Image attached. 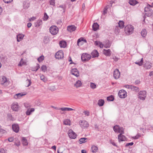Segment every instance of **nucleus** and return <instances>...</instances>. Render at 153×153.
Listing matches in <instances>:
<instances>
[{
    "mask_svg": "<svg viewBox=\"0 0 153 153\" xmlns=\"http://www.w3.org/2000/svg\"><path fill=\"white\" fill-rule=\"evenodd\" d=\"M27 81H28L29 84L28 85H27V87H29V86H30L31 84V80H29V79H27Z\"/></svg>",
    "mask_w": 153,
    "mask_h": 153,
    "instance_id": "63",
    "label": "nucleus"
},
{
    "mask_svg": "<svg viewBox=\"0 0 153 153\" xmlns=\"http://www.w3.org/2000/svg\"><path fill=\"white\" fill-rule=\"evenodd\" d=\"M40 77L41 79V80H42L44 82H45L47 80V78L43 75H41Z\"/></svg>",
    "mask_w": 153,
    "mask_h": 153,
    "instance_id": "42",
    "label": "nucleus"
},
{
    "mask_svg": "<svg viewBox=\"0 0 153 153\" xmlns=\"http://www.w3.org/2000/svg\"><path fill=\"white\" fill-rule=\"evenodd\" d=\"M44 42L45 44H47L48 42V39L47 38H45L44 39Z\"/></svg>",
    "mask_w": 153,
    "mask_h": 153,
    "instance_id": "54",
    "label": "nucleus"
},
{
    "mask_svg": "<svg viewBox=\"0 0 153 153\" xmlns=\"http://www.w3.org/2000/svg\"><path fill=\"white\" fill-rule=\"evenodd\" d=\"M134 28L131 25H128L125 27V31L126 33L128 35L132 34L133 32Z\"/></svg>",
    "mask_w": 153,
    "mask_h": 153,
    "instance_id": "2",
    "label": "nucleus"
},
{
    "mask_svg": "<svg viewBox=\"0 0 153 153\" xmlns=\"http://www.w3.org/2000/svg\"><path fill=\"white\" fill-rule=\"evenodd\" d=\"M7 119L9 120L14 121L15 119L13 117L12 115L10 114H7Z\"/></svg>",
    "mask_w": 153,
    "mask_h": 153,
    "instance_id": "29",
    "label": "nucleus"
},
{
    "mask_svg": "<svg viewBox=\"0 0 153 153\" xmlns=\"http://www.w3.org/2000/svg\"><path fill=\"white\" fill-rule=\"evenodd\" d=\"M68 136L70 138L74 139L76 138V134L72 130L70 129L69 131Z\"/></svg>",
    "mask_w": 153,
    "mask_h": 153,
    "instance_id": "10",
    "label": "nucleus"
},
{
    "mask_svg": "<svg viewBox=\"0 0 153 153\" xmlns=\"http://www.w3.org/2000/svg\"><path fill=\"white\" fill-rule=\"evenodd\" d=\"M129 3L131 5L134 6L136 5L137 3V2L135 0H130Z\"/></svg>",
    "mask_w": 153,
    "mask_h": 153,
    "instance_id": "31",
    "label": "nucleus"
},
{
    "mask_svg": "<svg viewBox=\"0 0 153 153\" xmlns=\"http://www.w3.org/2000/svg\"><path fill=\"white\" fill-rule=\"evenodd\" d=\"M11 108L13 111H17L19 108V106L18 103L17 102L13 103L11 105Z\"/></svg>",
    "mask_w": 153,
    "mask_h": 153,
    "instance_id": "7",
    "label": "nucleus"
},
{
    "mask_svg": "<svg viewBox=\"0 0 153 153\" xmlns=\"http://www.w3.org/2000/svg\"><path fill=\"white\" fill-rule=\"evenodd\" d=\"M64 124L66 125H70L71 121L69 120L66 119L64 121Z\"/></svg>",
    "mask_w": 153,
    "mask_h": 153,
    "instance_id": "36",
    "label": "nucleus"
},
{
    "mask_svg": "<svg viewBox=\"0 0 153 153\" xmlns=\"http://www.w3.org/2000/svg\"><path fill=\"white\" fill-rule=\"evenodd\" d=\"M12 128L13 131L16 133L19 132V128L18 124H14L12 125Z\"/></svg>",
    "mask_w": 153,
    "mask_h": 153,
    "instance_id": "15",
    "label": "nucleus"
},
{
    "mask_svg": "<svg viewBox=\"0 0 153 153\" xmlns=\"http://www.w3.org/2000/svg\"><path fill=\"white\" fill-rule=\"evenodd\" d=\"M110 143H111L113 145L115 146H117L116 143H115L112 140H110Z\"/></svg>",
    "mask_w": 153,
    "mask_h": 153,
    "instance_id": "59",
    "label": "nucleus"
},
{
    "mask_svg": "<svg viewBox=\"0 0 153 153\" xmlns=\"http://www.w3.org/2000/svg\"><path fill=\"white\" fill-rule=\"evenodd\" d=\"M152 63L149 62H146L145 64L143 65V67L147 69H150L152 67Z\"/></svg>",
    "mask_w": 153,
    "mask_h": 153,
    "instance_id": "17",
    "label": "nucleus"
},
{
    "mask_svg": "<svg viewBox=\"0 0 153 153\" xmlns=\"http://www.w3.org/2000/svg\"><path fill=\"white\" fill-rule=\"evenodd\" d=\"M104 103V101L103 100L100 99L98 100V104L100 106H103Z\"/></svg>",
    "mask_w": 153,
    "mask_h": 153,
    "instance_id": "33",
    "label": "nucleus"
},
{
    "mask_svg": "<svg viewBox=\"0 0 153 153\" xmlns=\"http://www.w3.org/2000/svg\"><path fill=\"white\" fill-rule=\"evenodd\" d=\"M95 44L96 45H99L100 47V48H103L104 47L103 44H102V42L99 41H96L95 42Z\"/></svg>",
    "mask_w": 153,
    "mask_h": 153,
    "instance_id": "30",
    "label": "nucleus"
},
{
    "mask_svg": "<svg viewBox=\"0 0 153 153\" xmlns=\"http://www.w3.org/2000/svg\"><path fill=\"white\" fill-rule=\"evenodd\" d=\"M147 31L145 29H143L141 32V34L142 36L143 37H145L147 35Z\"/></svg>",
    "mask_w": 153,
    "mask_h": 153,
    "instance_id": "32",
    "label": "nucleus"
},
{
    "mask_svg": "<svg viewBox=\"0 0 153 153\" xmlns=\"http://www.w3.org/2000/svg\"><path fill=\"white\" fill-rule=\"evenodd\" d=\"M139 98L141 100H144L146 97V91H140L138 93Z\"/></svg>",
    "mask_w": 153,
    "mask_h": 153,
    "instance_id": "5",
    "label": "nucleus"
},
{
    "mask_svg": "<svg viewBox=\"0 0 153 153\" xmlns=\"http://www.w3.org/2000/svg\"><path fill=\"white\" fill-rule=\"evenodd\" d=\"M120 76V73L118 69H115L114 72V76L115 79H118Z\"/></svg>",
    "mask_w": 153,
    "mask_h": 153,
    "instance_id": "14",
    "label": "nucleus"
},
{
    "mask_svg": "<svg viewBox=\"0 0 153 153\" xmlns=\"http://www.w3.org/2000/svg\"><path fill=\"white\" fill-rule=\"evenodd\" d=\"M6 132V131L2 128H1L0 129V132H2L3 133H4Z\"/></svg>",
    "mask_w": 153,
    "mask_h": 153,
    "instance_id": "64",
    "label": "nucleus"
},
{
    "mask_svg": "<svg viewBox=\"0 0 153 153\" xmlns=\"http://www.w3.org/2000/svg\"><path fill=\"white\" fill-rule=\"evenodd\" d=\"M96 85L94 83L91 82L90 83V87L91 88L93 89L96 88Z\"/></svg>",
    "mask_w": 153,
    "mask_h": 153,
    "instance_id": "46",
    "label": "nucleus"
},
{
    "mask_svg": "<svg viewBox=\"0 0 153 153\" xmlns=\"http://www.w3.org/2000/svg\"><path fill=\"white\" fill-rule=\"evenodd\" d=\"M49 89L51 91H55L56 89V88L54 85H51L49 87Z\"/></svg>",
    "mask_w": 153,
    "mask_h": 153,
    "instance_id": "48",
    "label": "nucleus"
},
{
    "mask_svg": "<svg viewBox=\"0 0 153 153\" xmlns=\"http://www.w3.org/2000/svg\"><path fill=\"white\" fill-rule=\"evenodd\" d=\"M83 113L86 116H88L89 115V112L88 111H84Z\"/></svg>",
    "mask_w": 153,
    "mask_h": 153,
    "instance_id": "58",
    "label": "nucleus"
},
{
    "mask_svg": "<svg viewBox=\"0 0 153 153\" xmlns=\"http://www.w3.org/2000/svg\"><path fill=\"white\" fill-rule=\"evenodd\" d=\"M26 94H23L22 93H21L16 94L14 95L13 98L15 99L20 98L22 96L25 95Z\"/></svg>",
    "mask_w": 153,
    "mask_h": 153,
    "instance_id": "18",
    "label": "nucleus"
},
{
    "mask_svg": "<svg viewBox=\"0 0 153 153\" xmlns=\"http://www.w3.org/2000/svg\"><path fill=\"white\" fill-rule=\"evenodd\" d=\"M143 58H142L141 59V60H140V61L139 62H135V64H137L139 66H141V65H142L143 64Z\"/></svg>",
    "mask_w": 153,
    "mask_h": 153,
    "instance_id": "44",
    "label": "nucleus"
},
{
    "mask_svg": "<svg viewBox=\"0 0 153 153\" xmlns=\"http://www.w3.org/2000/svg\"><path fill=\"white\" fill-rule=\"evenodd\" d=\"M118 94L119 97L122 98H125L127 96L126 92L124 90H120Z\"/></svg>",
    "mask_w": 153,
    "mask_h": 153,
    "instance_id": "8",
    "label": "nucleus"
},
{
    "mask_svg": "<svg viewBox=\"0 0 153 153\" xmlns=\"http://www.w3.org/2000/svg\"><path fill=\"white\" fill-rule=\"evenodd\" d=\"M41 69H42V70L44 71V72H45L46 70V66L45 65H43L42 67H41Z\"/></svg>",
    "mask_w": 153,
    "mask_h": 153,
    "instance_id": "49",
    "label": "nucleus"
},
{
    "mask_svg": "<svg viewBox=\"0 0 153 153\" xmlns=\"http://www.w3.org/2000/svg\"><path fill=\"white\" fill-rule=\"evenodd\" d=\"M50 32L52 34L56 35L58 32V28L55 26H52L50 28Z\"/></svg>",
    "mask_w": 153,
    "mask_h": 153,
    "instance_id": "6",
    "label": "nucleus"
},
{
    "mask_svg": "<svg viewBox=\"0 0 153 153\" xmlns=\"http://www.w3.org/2000/svg\"><path fill=\"white\" fill-rule=\"evenodd\" d=\"M132 85H125V87L128 89H131L132 88Z\"/></svg>",
    "mask_w": 153,
    "mask_h": 153,
    "instance_id": "53",
    "label": "nucleus"
},
{
    "mask_svg": "<svg viewBox=\"0 0 153 153\" xmlns=\"http://www.w3.org/2000/svg\"><path fill=\"white\" fill-rule=\"evenodd\" d=\"M44 59V56L43 55L40 56L38 58V61L39 62H41Z\"/></svg>",
    "mask_w": 153,
    "mask_h": 153,
    "instance_id": "43",
    "label": "nucleus"
},
{
    "mask_svg": "<svg viewBox=\"0 0 153 153\" xmlns=\"http://www.w3.org/2000/svg\"><path fill=\"white\" fill-rule=\"evenodd\" d=\"M6 150L3 148L0 149V153H6Z\"/></svg>",
    "mask_w": 153,
    "mask_h": 153,
    "instance_id": "50",
    "label": "nucleus"
},
{
    "mask_svg": "<svg viewBox=\"0 0 153 153\" xmlns=\"http://www.w3.org/2000/svg\"><path fill=\"white\" fill-rule=\"evenodd\" d=\"M132 91L136 92H138L140 91L139 88L136 86L132 85L131 89Z\"/></svg>",
    "mask_w": 153,
    "mask_h": 153,
    "instance_id": "27",
    "label": "nucleus"
},
{
    "mask_svg": "<svg viewBox=\"0 0 153 153\" xmlns=\"http://www.w3.org/2000/svg\"><path fill=\"white\" fill-rule=\"evenodd\" d=\"M112 59H114V60L116 62L119 59L117 57L115 56H114L113 57Z\"/></svg>",
    "mask_w": 153,
    "mask_h": 153,
    "instance_id": "62",
    "label": "nucleus"
},
{
    "mask_svg": "<svg viewBox=\"0 0 153 153\" xmlns=\"http://www.w3.org/2000/svg\"><path fill=\"white\" fill-rule=\"evenodd\" d=\"M91 54L93 58L97 57L98 56V53L97 51L96 50H93L91 52Z\"/></svg>",
    "mask_w": 153,
    "mask_h": 153,
    "instance_id": "22",
    "label": "nucleus"
},
{
    "mask_svg": "<svg viewBox=\"0 0 153 153\" xmlns=\"http://www.w3.org/2000/svg\"><path fill=\"white\" fill-rule=\"evenodd\" d=\"M105 48H108L110 47L111 46V44L110 43L109 40H107L105 41L104 42V44H103Z\"/></svg>",
    "mask_w": 153,
    "mask_h": 153,
    "instance_id": "23",
    "label": "nucleus"
},
{
    "mask_svg": "<svg viewBox=\"0 0 153 153\" xmlns=\"http://www.w3.org/2000/svg\"><path fill=\"white\" fill-rule=\"evenodd\" d=\"M79 124L81 127L82 128L87 127L88 126L89 124L88 123L85 121L80 120L79 122Z\"/></svg>",
    "mask_w": 153,
    "mask_h": 153,
    "instance_id": "11",
    "label": "nucleus"
},
{
    "mask_svg": "<svg viewBox=\"0 0 153 153\" xmlns=\"http://www.w3.org/2000/svg\"><path fill=\"white\" fill-rule=\"evenodd\" d=\"M58 110H61L62 111H68V108H59Z\"/></svg>",
    "mask_w": 153,
    "mask_h": 153,
    "instance_id": "51",
    "label": "nucleus"
},
{
    "mask_svg": "<svg viewBox=\"0 0 153 153\" xmlns=\"http://www.w3.org/2000/svg\"><path fill=\"white\" fill-rule=\"evenodd\" d=\"M97 149L98 148L97 146L94 145L92 146L91 147V150L92 152L94 153H95L97 152Z\"/></svg>",
    "mask_w": 153,
    "mask_h": 153,
    "instance_id": "34",
    "label": "nucleus"
},
{
    "mask_svg": "<svg viewBox=\"0 0 153 153\" xmlns=\"http://www.w3.org/2000/svg\"><path fill=\"white\" fill-rule=\"evenodd\" d=\"M76 29V27L74 25L68 26L67 27V30L70 32H72L75 31Z\"/></svg>",
    "mask_w": 153,
    "mask_h": 153,
    "instance_id": "16",
    "label": "nucleus"
},
{
    "mask_svg": "<svg viewBox=\"0 0 153 153\" xmlns=\"http://www.w3.org/2000/svg\"><path fill=\"white\" fill-rule=\"evenodd\" d=\"M48 16L47 15L46 13H45L43 17V20L44 21H46L48 18Z\"/></svg>",
    "mask_w": 153,
    "mask_h": 153,
    "instance_id": "45",
    "label": "nucleus"
},
{
    "mask_svg": "<svg viewBox=\"0 0 153 153\" xmlns=\"http://www.w3.org/2000/svg\"><path fill=\"white\" fill-rule=\"evenodd\" d=\"M87 139V138H80L79 140V141L80 142L79 143L80 144H81L82 143L85 142H86L85 140Z\"/></svg>",
    "mask_w": 153,
    "mask_h": 153,
    "instance_id": "40",
    "label": "nucleus"
},
{
    "mask_svg": "<svg viewBox=\"0 0 153 153\" xmlns=\"http://www.w3.org/2000/svg\"><path fill=\"white\" fill-rule=\"evenodd\" d=\"M133 144H134V143L133 142H131V143H127L126 144L125 146L126 147H127L129 146H132L133 145Z\"/></svg>",
    "mask_w": 153,
    "mask_h": 153,
    "instance_id": "55",
    "label": "nucleus"
},
{
    "mask_svg": "<svg viewBox=\"0 0 153 153\" xmlns=\"http://www.w3.org/2000/svg\"><path fill=\"white\" fill-rule=\"evenodd\" d=\"M3 1L5 3H8L11 2L12 0H3Z\"/></svg>",
    "mask_w": 153,
    "mask_h": 153,
    "instance_id": "60",
    "label": "nucleus"
},
{
    "mask_svg": "<svg viewBox=\"0 0 153 153\" xmlns=\"http://www.w3.org/2000/svg\"><path fill=\"white\" fill-rule=\"evenodd\" d=\"M123 134L120 133L118 135V140L119 142L121 141H124L126 140V138L125 136Z\"/></svg>",
    "mask_w": 153,
    "mask_h": 153,
    "instance_id": "13",
    "label": "nucleus"
},
{
    "mask_svg": "<svg viewBox=\"0 0 153 153\" xmlns=\"http://www.w3.org/2000/svg\"><path fill=\"white\" fill-rule=\"evenodd\" d=\"M113 129L115 132L124 134V129L123 127H120L117 125L113 127Z\"/></svg>",
    "mask_w": 153,
    "mask_h": 153,
    "instance_id": "4",
    "label": "nucleus"
},
{
    "mask_svg": "<svg viewBox=\"0 0 153 153\" xmlns=\"http://www.w3.org/2000/svg\"><path fill=\"white\" fill-rule=\"evenodd\" d=\"M140 137V135L137 134L136 136L133 137V138L134 139H137L138 138H139Z\"/></svg>",
    "mask_w": 153,
    "mask_h": 153,
    "instance_id": "57",
    "label": "nucleus"
},
{
    "mask_svg": "<svg viewBox=\"0 0 153 153\" xmlns=\"http://www.w3.org/2000/svg\"><path fill=\"white\" fill-rule=\"evenodd\" d=\"M152 7V6L148 4L147 7L144 8L145 14L147 16H150L153 13V11L151 9V7Z\"/></svg>",
    "mask_w": 153,
    "mask_h": 153,
    "instance_id": "1",
    "label": "nucleus"
},
{
    "mask_svg": "<svg viewBox=\"0 0 153 153\" xmlns=\"http://www.w3.org/2000/svg\"><path fill=\"white\" fill-rule=\"evenodd\" d=\"M56 59H59L62 58L64 57L63 53L62 51H60L56 52L55 55Z\"/></svg>",
    "mask_w": 153,
    "mask_h": 153,
    "instance_id": "9",
    "label": "nucleus"
},
{
    "mask_svg": "<svg viewBox=\"0 0 153 153\" xmlns=\"http://www.w3.org/2000/svg\"><path fill=\"white\" fill-rule=\"evenodd\" d=\"M114 97L113 96L111 95L107 97V100L108 101H113L114 100Z\"/></svg>",
    "mask_w": 153,
    "mask_h": 153,
    "instance_id": "41",
    "label": "nucleus"
},
{
    "mask_svg": "<svg viewBox=\"0 0 153 153\" xmlns=\"http://www.w3.org/2000/svg\"><path fill=\"white\" fill-rule=\"evenodd\" d=\"M82 84L81 81L78 80L76 81L75 84H74L75 87L76 88H78L80 87Z\"/></svg>",
    "mask_w": 153,
    "mask_h": 153,
    "instance_id": "21",
    "label": "nucleus"
},
{
    "mask_svg": "<svg viewBox=\"0 0 153 153\" xmlns=\"http://www.w3.org/2000/svg\"><path fill=\"white\" fill-rule=\"evenodd\" d=\"M91 55L87 53H83L81 56V59L82 62L88 61L91 58Z\"/></svg>",
    "mask_w": 153,
    "mask_h": 153,
    "instance_id": "3",
    "label": "nucleus"
},
{
    "mask_svg": "<svg viewBox=\"0 0 153 153\" xmlns=\"http://www.w3.org/2000/svg\"><path fill=\"white\" fill-rule=\"evenodd\" d=\"M34 111V108H31L30 109H28L26 111V114L27 115H30L31 112Z\"/></svg>",
    "mask_w": 153,
    "mask_h": 153,
    "instance_id": "28",
    "label": "nucleus"
},
{
    "mask_svg": "<svg viewBox=\"0 0 153 153\" xmlns=\"http://www.w3.org/2000/svg\"><path fill=\"white\" fill-rule=\"evenodd\" d=\"M50 5H52L53 6H55V1L54 0H50L49 1Z\"/></svg>",
    "mask_w": 153,
    "mask_h": 153,
    "instance_id": "47",
    "label": "nucleus"
},
{
    "mask_svg": "<svg viewBox=\"0 0 153 153\" xmlns=\"http://www.w3.org/2000/svg\"><path fill=\"white\" fill-rule=\"evenodd\" d=\"M99 25L97 23H95L92 26L93 30L94 31H96L99 29Z\"/></svg>",
    "mask_w": 153,
    "mask_h": 153,
    "instance_id": "24",
    "label": "nucleus"
},
{
    "mask_svg": "<svg viewBox=\"0 0 153 153\" xmlns=\"http://www.w3.org/2000/svg\"><path fill=\"white\" fill-rule=\"evenodd\" d=\"M35 68H36V70H32L33 71H37L40 68L39 65L38 64H37Z\"/></svg>",
    "mask_w": 153,
    "mask_h": 153,
    "instance_id": "52",
    "label": "nucleus"
},
{
    "mask_svg": "<svg viewBox=\"0 0 153 153\" xmlns=\"http://www.w3.org/2000/svg\"><path fill=\"white\" fill-rule=\"evenodd\" d=\"M24 35L22 34H19L17 36V41L19 42L21 40L23 39Z\"/></svg>",
    "mask_w": 153,
    "mask_h": 153,
    "instance_id": "25",
    "label": "nucleus"
},
{
    "mask_svg": "<svg viewBox=\"0 0 153 153\" xmlns=\"http://www.w3.org/2000/svg\"><path fill=\"white\" fill-rule=\"evenodd\" d=\"M71 73L76 77H78L79 75V73L77 69L76 68L72 69L71 71Z\"/></svg>",
    "mask_w": 153,
    "mask_h": 153,
    "instance_id": "12",
    "label": "nucleus"
},
{
    "mask_svg": "<svg viewBox=\"0 0 153 153\" xmlns=\"http://www.w3.org/2000/svg\"><path fill=\"white\" fill-rule=\"evenodd\" d=\"M59 45L61 47L65 48L66 45V43L64 41H61L59 42Z\"/></svg>",
    "mask_w": 153,
    "mask_h": 153,
    "instance_id": "26",
    "label": "nucleus"
},
{
    "mask_svg": "<svg viewBox=\"0 0 153 153\" xmlns=\"http://www.w3.org/2000/svg\"><path fill=\"white\" fill-rule=\"evenodd\" d=\"M37 23L39 26L42 24V21L41 20H39L37 22Z\"/></svg>",
    "mask_w": 153,
    "mask_h": 153,
    "instance_id": "56",
    "label": "nucleus"
},
{
    "mask_svg": "<svg viewBox=\"0 0 153 153\" xmlns=\"http://www.w3.org/2000/svg\"><path fill=\"white\" fill-rule=\"evenodd\" d=\"M7 82V78L5 76H2L0 79V83L2 85H4Z\"/></svg>",
    "mask_w": 153,
    "mask_h": 153,
    "instance_id": "19",
    "label": "nucleus"
},
{
    "mask_svg": "<svg viewBox=\"0 0 153 153\" xmlns=\"http://www.w3.org/2000/svg\"><path fill=\"white\" fill-rule=\"evenodd\" d=\"M26 62H25L23 59H22L19 62V63L18 64L19 66H22L23 65H25Z\"/></svg>",
    "mask_w": 153,
    "mask_h": 153,
    "instance_id": "35",
    "label": "nucleus"
},
{
    "mask_svg": "<svg viewBox=\"0 0 153 153\" xmlns=\"http://www.w3.org/2000/svg\"><path fill=\"white\" fill-rule=\"evenodd\" d=\"M103 53L106 56H110L111 55V51L110 49L103 50Z\"/></svg>",
    "mask_w": 153,
    "mask_h": 153,
    "instance_id": "20",
    "label": "nucleus"
},
{
    "mask_svg": "<svg viewBox=\"0 0 153 153\" xmlns=\"http://www.w3.org/2000/svg\"><path fill=\"white\" fill-rule=\"evenodd\" d=\"M119 26L121 28H122L124 27V23L123 21H120L118 22Z\"/></svg>",
    "mask_w": 153,
    "mask_h": 153,
    "instance_id": "38",
    "label": "nucleus"
},
{
    "mask_svg": "<svg viewBox=\"0 0 153 153\" xmlns=\"http://www.w3.org/2000/svg\"><path fill=\"white\" fill-rule=\"evenodd\" d=\"M14 140V138L13 137H10L8 139V140L10 142H12Z\"/></svg>",
    "mask_w": 153,
    "mask_h": 153,
    "instance_id": "61",
    "label": "nucleus"
},
{
    "mask_svg": "<svg viewBox=\"0 0 153 153\" xmlns=\"http://www.w3.org/2000/svg\"><path fill=\"white\" fill-rule=\"evenodd\" d=\"M82 41H84L86 43L87 42V41L86 40L84 39L83 38H81L80 39H78L77 41V44L79 45V44L80 42H81Z\"/></svg>",
    "mask_w": 153,
    "mask_h": 153,
    "instance_id": "39",
    "label": "nucleus"
},
{
    "mask_svg": "<svg viewBox=\"0 0 153 153\" xmlns=\"http://www.w3.org/2000/svg\"><path fill=\"white\" fill-rule=\"evenodd\" d=\"M22 144L23 145L27 146L28 145V143L25 137L22 138Z\"/></svg>",
    "mask_w": 153,
    "mask_h": 153,
    "instance_id": "37",
    "label": "nucleus"
}]
</instances>
